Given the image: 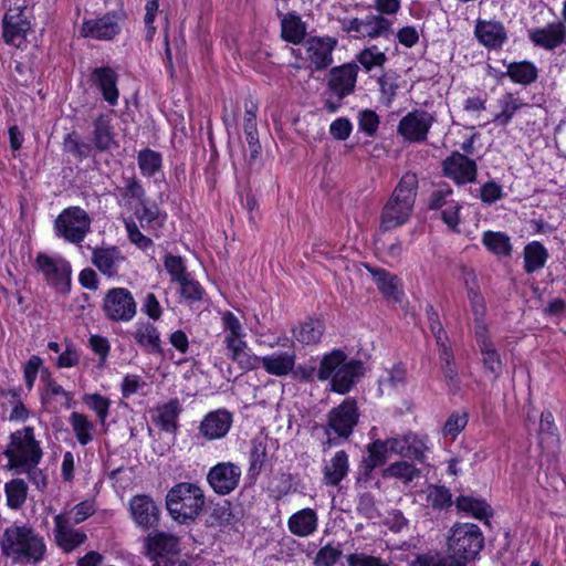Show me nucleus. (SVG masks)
Returning <instances> with one entry per match:
<instances>
[{"mask_svg": "<svg viewBox=\"0 0 566 566\" xmlns=\"http://www.w3.org/2000/svg\"><path fill=\"white\" fill-rule=\"evenodd\" d=\"M357 60L366 71H370L374 67H381L387 61V57L385 53L378 49V46L373 45L363 50L358 54Z\"/></svg>", "mask_w": 566, "mask_h": 566, "instance_id": "52", "label": "nucleus"}, {"mask_svg": "<svg viewBox=\"0 0 566 566\" xmlns=\"http://www.w3.org/2000/svg\"><path fill=\"white\" fill-rule=\"evenodd\" d=\"M358 125L366 135L373 136L378 128L379 117L374 111L365 109L359 113Z\"/></svg>", "mask_w": 566, "mask_h": 566, "instance_id": "64", "label": "nucleus"}, {"mask_svg": "<svg viewBox=\"0 0 566 566\" xmlns=\"http://www.w3.org/2000/svg\"><path fill=\"white\" fill-rule=\"evenodd\" d=\"M507 75L513 82L527 85L536 81L537 69L530 62H515L507 66Z\"/></svg>", "mask_w": 566, "mask_h": 566, "instance_id": "44", "label": "nucleus"}, {"mask_svg": "<svg viewBox=\"0 0 566 566\" xmlns=\"http://www.w3.org/2000/svg\"><path fill=\"white\" fill-rule=\"evenodd\" d=\"M241 475L240 465L231 461H224L209 469L207 482L218 495H228L239 486Z\"/></svg>", "mask_w": 566, "mask_h": 566, "instance_id": "12", "label": "nucleus"}, {"mask_svg": "<svg viewBox=\"0 0 566 566\" xmlns=\"http://www.w3.org/2000/svg\"><path fill=\"white\" fill-rule=\"evenodd\" d=\"M54 538L56 545L65 553H71L87 539L84 532L73 528L71 518L66 513L54 517Z\"/></svg>", "mask_w": 566, "mask_h": 566, "instance_id": "16", "label": "nucleus"}, {"mask_svg": "<svg viewBox=\"0 0 566 566\" xmlns=\"http://www.w3.org/2000/svg\"><path fill=\"white\" fill-rule=\"evenodd\" d=\"M426 450L427 446L421 438L412 433L407 434V458L422 462Z\"/></svg>", "mask_w": 566, "mask_h": 566, "instance_id": "62", "label": "nucleus"}, {"mask_svg": "<svg viewBox=\"0 0 566 566\" xmlns=\"http://www.w3.org/2000/svg\"><path fill=\"white\" fill-rule=\"evenodd\" d=\"M475 35L488 48H499L506 40L504 27L499 22L478 21Z\"/></svg>", "mask_w": 566, "mask_h": 566, "instance_id": "32", "label": "nucleus"}, {"mask_svg": "<svg viewBox=\"0 0 566 566\" xmlns=\"http://www.w3.org/2000/svg\"><path fill=\"white\" fill-rule=\"evenodd\" d=\"M93 142L101 151L109 149L114 143L108 123L103 117H99L94 124Z\"/></svg>", "mask_w": 566, "mask_h": 566, "instance_id": "51", "label": "nucleus"}, {"mask_svg": "<svg viewBox=\"0 0 566 566\" xmlns=\"http://www.w3.org/2000/svg\"><path fill=\"white\" fill-rule=\"evenodd\" d=\"M476 345L482 356L484 369L497 377L502 370L503 364L489 332L474 334Z\"/></svg>", "mask_w": 566, "mask_h": 566, "instance_id": "27", "label": "nucleus"}, {"mask_svg": "<svg viewBox=\"0 0 566 566\" xmlns=\"http://www.w3.org/2000/svg\"><path fill=\"white\" fill-rule=\"evenodd\" d=\"M7 503L11 509H20L27 500L28 485L22 479H13L6 483Z\"/></svg>", "mask_w": 566, "mask_h": 566, "instance_id": "46", "label": "nucleus"}, {"mask_svg": "<svg viewBox=\"0 0 566 566\" xmlns=\"http://www.w3.org/2000/svg\"><path fill=\"white\" fill-rule=\"evenodd\" d=\"M96 511L95 504L93 501H83L75 506L72 507L69 512V517L71 518V523L80 524L92 516Z\"/></svg>", "mask_w": 566, "mask_h": 566, "instance_id": "57", "label": "nucleus"}, {"mask_svg": "<svg viewBox=\"0 0 566 566\" xmlns=\"http://www.w3.org/2000/svg\"><path fill=\"white\" fill-rule=\"evenodd\" d=\"M482 242L490 252L496 255L507 256L511 254L510 237L503 232L485 231L482 235Z\"/></svg>", "mask_w": 566, "mask_h": 566, "instance_id": "41", "label": "nucleus"}, {"mask_svg": "<svg viewBox=\"0 0 566 566\" xmlns=\"http://www.w3.org/2000/svg\"><path fill=\"white\" fill-rule=\"evenodd\" d=\"M467 296L473 315V333L479 334L489 332L488 325L484 319L486 314L485 301L482 294L480 293V290L470 287L469 293H467Z\"/></svg>", "mask_w": 566, "mask_h": 566, "instance_id": "33", "label": "nucleus"}, {"mask_svg": "<svg viewBox=\"0 0 566 566\" xmlns=\"http://www.w3.org/2000/svg\"><path fill=\"white\" fill-rule=\"evenodd\" d=\"M346 359V355L342 350H333L325 355L321 361L317 378L319 380H327L333 378L334 374L342 367V363Z\"/></svg>", "mask_w": 566, "mask_h": 566, "instance_id": "47", "label": "nucleus"}, {"mask_svg": "<svg viewBox=\"0 0 566 566\" xmlns=\"http://www.w3.org/2000/svg\"><path fill=\"white\" fill-rule=\"evenodd\" d=\"M166 214L161 213L157 206L144 208V229H146L153 237L160 238L165 235L169 229L166 224Z\"/></svg>", "mask_w": 566, "mask_h": 566, "instance_id": "39", "label": "nucleus"}, {"mask_svg": "<svg viewBox=\"0 0 566 566\" xmlns=\"http://www.w3.org/2000/svg\"><path fill=\"white\" fill-rule=\"evenodd\" d=\"M63 146L66 153L72 154L78 160L86 158L91 153V146L80 142L74 134H69L64 138Z\"/></svg>", "mask_w": 566, "mask_h": 566, "instance_id": "56", "label": "nucleus"}, {"mask_svg": "<svg viewBox=\"0 0 566 566\" xmlns=\"http://www.w3.org/2000/svg\"><path fill=\"white\" fill-rule=\"evenodd\" d=\"M348 566H390V563L378 556L365 553H353L346 557Z\"/></svg>", "mask_w": 566, "mask_h": 566, "instance_id": "59", "label": "nucleus"}, {"mask_svg": "<svg viewBox=\"0 0 566 566\" xmlns=\"http://www.w3.org/2000/svg\"><path fill=\"white\" fill-rule=\"evenodd\" d=\"M113 478L118 491H126L133 485H138V482L136 481L138 475L133 468L118 469L113 472Z\"/></svg>", "mask_w": 566, "mask_h": 566, "instance_id": "58", "label": "nucleus"}, {"mask_svg": "<svg viewBox=\"0 0 566 566\" xmlns=\"http://www.w3.org/2000/svg\"><path fill=\"white\" fill-rule=\"evenodd\" d=\"M70 423L74 431L77 441L82 446H86L93 440L94 424L87 419V417L80 412H72L70 416Z\"/></svg>", "mask_w": 566, "mask_h": 566, "instance_id": "45", "label": "nucleus"}, {"mask_svg": "<svg viewBox=\"0 0 566 566\" xmlns=\"http://www.w3.org/2000/svg\"><path fill=\"white\" fill-rule=\"evenodd\" d=\"M179 538L165 532H151L147 536V556L153 566H166V563L179 556Z\"/></svg>", "mask_w": 566, "mask_h": 566, "instance_id": "13", "label": "nucleus"}, {"mask_svg": "<svg viewBox=\"0 0 566 566\" xmlns=\"http://www.w3.org/2000/svg\"><path fill=\"white\" fill-rule=\"evenodd\" d=\"M3 454L8 459V468L11 470H19L25 465L39 464L43 451L40 442L35 440L34 429L32 427H24L10 434V442L7 446Z\"/></svg>", "mask_w": 566, "mask_h": 566, "instance_id": "4", "label": "nucleus"}, {"mask_svg": "<svg viewBox=\"0 0 566 566\" xmlns=\"http://www.w3.org/2000/svg\"><path fill=\"white\" fill-rule=\"evenodd\" d=\"M483 547V536L475 524H455L448 538V551L454 557L463 559L464 565L474 559Z\"/></svg>", "mask_w": 566, "mask_h": 566, "instance_id": "5", "label": "nucleus"}, {"mask_svg": "<svg viewBox=\"0 0 566 566\" xmlns=\"http://www.w3.org/2000/svg\"><path fill=\"white\" fill-rule=\"evenodd\" d=\"M124 261L125 256L116 247L95 248L92 252V263L108 277L118 274V269Z\"/></svg>", "mask_w": 566, "mask_h": 566, "instance_id": "21", "label": "nucleus"}, {"mask_svg": "<svg viewBox=\"0 0 566 566\" xmlns=\"http://www.w3.org/2000/svg\"><path fill=\"white\" fill-rule=\"evenodd\" d=\"M325 325L321 319H307L293 329L295 339L304 345H312L319 342Z\"/></svg>", "mask_w": 566, "mask_h": 566, "instance_id": "38", "label": "nucleus"}, {"mask_svg": "<svg viewBox=\"0 0 566 566\" xmlns=\"http://www.w3.org/2000/svg\"><path fill=\"white\" fill-rule=\"evenodd\" d=\"M119 206L122 208V219L130 242L136 245L142 243V187L137 181L129 182L120 190Z\"/></svg>", "mask_w": 566, "mask_h": 566, "instance_id": "6", "label": "nucleus"}, {"mask_svg": "<svg viewBox=\"0 0 566 566\" xmlns=\"http://www.w3.org/2000/svg\"><path fill=\"white\" fill-rule=\"evenodd\" d=\"M178 283L180 284V293L185 298L189 301H199L202 298L203 289L198 282L189 279L188 275Z\"/></svg>", "mask_w": 566, "mask_h": 566, "instance_id": "61", "label": "nucleus"}, {"mask_svg": "<svg viewBox=\"0 0 566 566\" xmlns=\"http://www.w3.org/2000/svg\"><path fill=\"white\" fill-rule=\"evenodd\" d=\"M382 476L392 478L399 480L403 484H408L421 478V470L413 463L402 460L388 465L382 471Z\"/></svg>", "mask_w": 566, "mask_h": 566, "instance_id": "35", "label": "nucleus"}, {"mask_svg": "<svg viewBox=\"0 0 566 566\" xmlns=\"http://www.w3.org/2000/svg\"><path fill=\"white\" fill-rule=\"evenodd\" d=\"M468 424V413L467 412H453L447 419L443 428L442 436L444 438H449L451 440L455 439V437L467 427Z\"/></svg>", "mask_w": 566, "mask_h": 566, "instance_id": "54", "label": "nucleus"}, {"mask_svg": "<svg viewBox=\"0 0 566 566\" xmlns=\"http://www.w3.org/2000/svg\"><path fill=\"white\" fill-rule=\"evenodd\" d=\"M36 268L48 283L53 285L59 292L66 293L70 291L71 265L66 260L39 253L36 256Z\"/></svg>", "mask_w": 566, "mask_h": 566, "instance_id": "11", "label": "nucleus"}, {"mask_svg": "<svg viewBox=\"0 0 566 566\" xmlns=\"http://www.w3.org/2000/svg\"><path fill=\"white\" fill-rule=\"evenodd\" d=\"M227 356L237 363L242 369L252 370L260 367L259 356L247 350V343L243 337L223 339Z\"/></svg>", "mask_w": 566, "mask_h": 566, "instance_id": "26", "label": "nucleus"}, {"mask_svg": "<svg viewBox=\"0 0 566 566\" xmlns=\"http://www.w3.org/2000/svg\"><path fill=\"white\" fill-rule=\"evenodd\" d=\"M119 32L116 14L87 20L83 23L81 34L96 40H111Z\"/></svg>", "mask_w": 566, "mask_h": 566, "instance_id": "19", "label": "nucleus"}, {"mask_svg": "<svg viewBox=\"0 0 566 566\" xmlns=\"http://www.w3.org/2000/svg\"><path fill=\"white\" fill-rule=\"evenodd\" d=\"M343 30L357 39L387 38L392 33V21L384 15L368 14L364 19L344 20Z\"/></svg>", "mask_w": 566, "mask_h": 566, "instance_id": "9", "label": "nucleus"}, {"mask_svg": "<svg viewBox=\"0 0 566 566\" xmlns=\"http://www.w3.org/2000/svg\"><path fill=\"white\" fill-rule=\"evenodd\" d=\"M342 555L343 549L340 544L327 543L318 549L313 564L315 566H335Z\"/></svg>", "mask_w": 566, "mask_h": 566, "instance_id": "49", "label": "nucleus"}, {"mask_svg": "<svg viewBox=\"0 0 566 566\" xmlns=\"http://www.w3.org/2000/svg\"><path fill=\"white\" fill-rule=\"evenodd\" d=\"M180 412L178 400H171L168 403L158 407L153 415L156 424L167 432H172L177 428V418Z\"/></svg>", "mask_w": 566, "mask_h": 566, "instance_id": "37", "label": "nucleus"}, {"mask_svg": "<svg viewBox=\"0 0 566 566\" xmlns=\"http://www.w3.org/2000/svg\"><path fill=\"white\" fill-rule=\"evenodd\" d=\"M222 325L224 331L223 339L240 338L244 336L239 319L231 312L223 313Z\"/></svg>", "mask_w": 566, "mask_h": 566, "instance_id": "60", "label": "nucleus"}, {"mask_svg": "<svg viewBox=\"0 0 566 566\" xmlns=\"http://www.w3.org/2000/svg\"><path fill=\"white\" fill-rule=\"evenodd\" d=\"M407 373L401 364H396L389 369H385L379 377L378 385L380 392L391 394L392 391L406 385Z\"/></svg>", "mask_w": 566, "mask_h": 566, "instance_id": "36", "label": "nucleus"}, {"mask_svg": "<svg viewBox=\"0 0 566 566\" xmlns=\"http://www.w3.org/2000/svg\"><path fill=\"white\" fill-rule=\"evenodd\" d=\"M443 171L446 176L453 179L457 184H468L475 180L476 165L460 153H453L443 161Z\"/></svg>", "mask_w": 566, "mask_h": 566, "instance_id": "17", "label": "nucleus"}, {"mask_svg": "<svg viewBox=\"0 0 566 566\" xmlns=\"http://www.w3.org/2000/svg\"><path fill=\"white\" fill-rule=\"evenodd\" d=\"M364 266L374 277L381 294L395 301H398L401 295L400 282L398 277L382 269H373L367 264H360Z\"/></svg>", "mask_w": 566, "mask_h": 566, "instance_id": "31", "label": "nucleus"}, {"mask_svg": "<svg viewBox=\"0 0 566 566\" xmlns=\"http://www.w3.org/2000/svg\"><path fill=\"white\" fill-rule=\"evenodd\" d=\"M418 188V178L413 172H406L381 212L380 227L388 231L408 221L411 216Z\"/></svg>", "mask_w": 566, "mask_h": 566, "instance_id": "3", "label": "nucleus"}, {"mask_svg": "<svg viewBox=\"0 0 566 566\" xmlns=\"http://www.w3.org/2000/svg\"><path fill=\"white\" fill-rule=\"evenodd\" d=\"M410 566H465L463 559H459L449 553L442 555H421L418 556Z\"/></svg>", "mask_w": 566, "mask_h": 566, "instance_id": "50", "label": "nucleus"}, {"mask_svg": "<svg viewBox=\"0 0 566 566\" xmlns=\"http://www.w3.org/2000/svg\"><path fill=\"white\" fill-rule=\"evenodd\" d=\"M389 452L388 444L382 440H376L368 446V458L365 460L366 467L369 470L385 463L387 453Z\"/></svg>", "mask_w": 566, "mask_h": 566, "instance_id": "53", "label": "nucleus"}, {"mask_svg": "<svg viewBox=\"0 0 566 566\" xmlns=\"http://www.w3.org/2000/svg\"><path fill=\"white\" fill-rule=\"evenodd\" d=\"M85 403L94 410L102 422L105 421L108 415L109 400L101 395H88L84 398Z\"/></svg>", "mask_w": 566, "mask_h": 566, "instance_id": "63", "label": "nucleus"}, {"mask_svg": "<svg viewBox=\"0 0 566 566\" xmlns=\"http://www.w3.org/2000/svg\"><path fill=\"white\" fill-rule=\"evenodd\" d=\"M0 549L12 563L22 564H38L46 554L43 536L25 524H12L4 528L0 536Z\"/></svg>", "mask_w": 566, "mask_h": 566, "instance_id": "1", "label": "nucleus"}, {"mask_svg": "<svg viewBox=\"0 0 566 566\" xmlns=\"http://www.w3.org/2000/svg\"><path fill=\"white\" fill-rule=\"evenodd\" d=\"M546 256V250L541 243L532 242L527 244L524 250L525 270L528 273L538 270L544 265Z\"/></svg>", "mask_w": 566, "mask_h": 566, "instance_id": "48", "label": "nucleus"}, {"mask_svg": "<svg viewBox=\"0 0 566 566\" xmlns=\"http://www.w3.org/2000/svg\"><path fill=\"white\" fill-rule=\"evenodd\" d=\"M532 42L545 50H554L566 41V27L563 22H554L530 32Z\"/></svg>", "mask_w": 566, "mask_h": 566, "instance_id": "20", "label": "nucleus"}, {"mask_svg": "<svg viewBox=\"0 0 566 566\" xmlns=\"http://www.w3.org/2000/svg\"><path fill=\"white\" fill-rule=\"evenodd\" d=\"M23 7L10 8L2 19V38L9 45L20 48L30 30V22L23 15Z\"/></svg>", "mask_w": 566, "mask_h": 566, "instance_id": "15", "label": "nucleus"}, {"mask_svg": "<svg viewBox=\"0 0 566 566\" xmlns=\"http://www.w3.org/2000/svg\"><path fill=\"white\" fill-rule=\"evenodd\" d=\"M205 506V491L197 483L179 482L167 492V512L175 522L181 525L196 522Z\"/></svg>", "mask_w": 566, "mask_h": 566, "instance_id": "2", "label": "nucleus"}, {"mask_svg": "<svg viewBox=\"0 0 566 566\" xmlns=\"http://www.w3.org/2000/svg\"><path fill=\"white\" fill-rule=\"evenodd\" d=\"M56 234L70 243L80 244L91 230V218L80 207H69L56 218Z\"/></svg>", "mask_w": 566, "mask_h": 566, "instance_id": "8", "label": "nucleus"}, {"mask_svg": "<svg viewBox=\"0 0 566 566\" xmlns=\"http://www.w3.org/2000/svg\"><path fill=\"white\" fill-rule=\"evenodd\" d=\"M282 38L291 43L297 44L305 36V25L296 14L289 13L282 21Z\"/></svg>", "mask_w": 566, "mask_h": 566, "instance_id": "42", "label": "nucleus"}, {"mask_svg": "<svg viewBox=\"0 0 566 566\" xmlns=\"http://www.w3.org/2000/svg\"><path fill=\"white\" fill-rule=\"evenodd\" d=\"M232 417L226 410L209 412L200 422L199 431L208 440L223 438L230 430Z\"/></svg>", "mask_w": 566, "mask_h": 566, "instance_id": "22", "label": "nucleus"}, {"mask_svg": "<svg viewBox=\"0 0 566 566\" xmlns=\"http://www.w3.org/2000/svg\"><path fill=\"white\" fill-rule=\"evenodd\" d=\"M459 511L471 514L475 518L482 520L491 515V507L483 500L472 496L461 495L455 501Z\"/></svg>", "mask_w": 566, "mask_h": 566, "instance_id": "43", "label": "nucleus"}, {"mask_svg": "<svg viewBox=\"0 0 566 566\" xmlns=\"http://www.w3.org/2000/svg\"><path fill=\"white\" fill-rule=\"evenodd\" d=\"M358 66L345 64L331 71L329 88L342 99L350 94L356 84Z\"/></svg>", "mask_w": 566, "mask_h": 566, "instance_id": "23", "label": "nucleus"}, {"mask_svg": "<svg viewBox=\"0 0 566 566\" xmlns=\"http://www.w3.org/2000/svg\"><path fill=\"white\" fill-rule=\"evenodd\" d=\"M91 81L101 91L107 103L111 105H115L117 103V74L113 69L108 66L94 69L91 74Z\"/></svg>", "mask_w": 566, "mask_h": 566, "instance_id": "25", "label": "nucleus"}, {"mask_svg": "<svg viewBox=\"0 0 566 566\" xmlns=\"http://www.w3.org/2000/svg\"><path fill=\"white\" fill-rule=\"evenodd\" d=\"M260 366L263 369L276 377H283L293 370L296 361V354L293 349L285 352H275L263 357H259Z\"/></svg>", "mask_w": 566, "mask_h": 566, "instance_id": "24", "label": "nucleus"}, {"mask_svg": "<svg viewBox=\"0 0 566 566\" xmlns=\"http://www.w3.org/2000/svg\"><path fill=\"white\" fill-rule=\"evenodd\" d=\"M335 44L336 41L332 39L312 38L305 42V57L315 70H324L333 62Z\"/></svg>", "mask_w": 566, "mask_h": 566, "instance_id": "18", "label": "nucleus"}, {"mask_svg": "<svg viewBox=\"0 0 566 566\" xmlns=\"http://www.w3.org/2000/svg\"><path fill=\"white\" fill-rule=\"evenodd\" d=\"M349 471L348 455L345 451H337L324 465L323 480L327 485L336 486Z\"/></svg>", "mask_w": 566, "mask_h": 566, "instance_id": "29", "label": "nucleus"}, {"mask_svg": "<svg viewBox=\"0 0 566 566\" xmlns=\"http://www.w3.org/2000/svg\"><path fill=\"white\" fill-rule=\"evenodd\" d=\"M287 526L292 534L300 537H307L317 530V514L313 509L300 510L290 516Z\"/></svg>", "mask_w": 566, "mask_h": 566, "instance_id": "28", "label": "nucleus"}, {"mask_svg": "<svg viewBox=\"0 0 566 566\" xmlns=\"http://www.w3.org/2000/svg\"><path fill=\"white\" fill-rule=\"evenodd\" d=\"M427 502L436 509H443L451 504V494L443 486H429L427 491Z\"/></svg>", "mask_w": 566, "mask_h": 566, "instance_id": "55", "label": "nucleus"}, {"mask_svg": "<svg viewBox=\"0 0 566 566\" xmlns=\"http://www.w3.org/2000/svg\"><path fill=\"white\" fill-rule=\"evenodd\" d=\"M102 308L108 319L128 322L136 315L137 303L127 289L114 287L105 294Z\"/></svg>", "mask_w": 566, "mask_h": 566, "instance_id": "10", "label": "nucleus"}, {"mask_svg": "<svg viewBox=\"0 0 566 566\" xmlns=\"http://www.w3.org/2000/svg\"><path fill=\"white\" fill-rule=\"evenodd\" d=\"M497 103L501 111L494 116V122L503 126L507 125L514 114L525 105L512 93H505Z\"/></svg>", "mask_w": 566, "mask_h": 566, "instance_id": "40", "label": "nucleus"}, {"mask_svg": "<svg viewBox=\"0 0 566 566\" xmlns=\"http://www.w3.org/2000/svg\"><path fill=\"white\" fill-rule=\"evenodd\" d=\"M357 421V407L353 400L346 399L338 407L332 409L325 427L326 444L332 447L337 444V439H347L352 434Z\"/></svg>", "mask_w": 566, "mask_h": 566, "instance_id": "7", "label": "nucleus"}, {"mask_svg": "<svg viewBox=\"0 0 566 566\" xmlns=\"http://www.w3.org/2000/svg\"><path fill=\"white\" fill-rule=\"evenodd\" d=\"M361 368L359 361L342 363V367L338 368L331 380L332 390L342 395L348 392L355 379L360 375Z\"/></svg>", "mask_w": 566, "mask_h": 566, "instance_id": "30", "label": "nucleus"}, {"mask_svg": "<svg viewBox=\"0 0 566 566\" xmlns=\"http://www.w3.org/2000/svg\"><path fill=\"white\" fill-rule=\"evenodd\" d=\"M433 123V116L424 111H415L403 116L398 133L409 142H423Z\"/></svg>", "mask_w": 566, "mask_h": 566, "instance_id": "14", "label": "nucleus"}, {"mask_svg": "<svg viewBox=\"0 0 566 566\" xmlns=\"http://www.w3.org/2000/svg\"><path fill=\"white\" fill-rule=\"evenodd\" d=\"M439 357L442 361V374L447 386L453 392H458L460 389V378L458 375V369L453 359V353L450 346L447 343H441V350L439 352Z\"/></svg>", "mask_w": 566, "mask_h": 566, "instance_id": "34", "label": "nucleus"}]
</instances>
